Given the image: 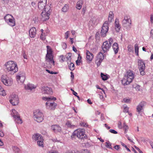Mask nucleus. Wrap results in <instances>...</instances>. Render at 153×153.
<instances>
[{"instance_id":"nucleus-18","label":"nucleus","mask_w":153,"mask_h":153,"mask_svg":"<svg viewBox=\"0 0 153 153\" xmlns=\"http://www.w3.org/2000/svg\"><path fill=\"white\" fill-rule=\"evenodd\" d=\"M146 103L144 101L141 102L137 108V111L139 113L141 111L143 107L146 105Z\"/></svg>"},{"instance_id":"nucleus-23","label":"nucleus","mask_w":153,"mask_h":153,"mask_svg":"<svg viewBox=\"0 0 153 153\" xmlns=\"http://www.w3.org/2000/svg\"><path fill=\"white\" fill-rule=\"evenodd\" d=\"M112 48L115 54H116L118 53L119 49L118 44L116 42L114 43L112 45Z\"/></svg>"},{"instance_id":"nucleus-14","label":"nucleus","mask_w":153,"mask_h":153,"mask_svg":"<svg viewBox=\"0 0 153 153\" xmlns=\"http://www.w3.org/2000/svg\"><path fill=\"white\" fill-rule=\"evenodd\" d=\"M16 112V111L15 110H13L12 111V112L14 114L13 116L14 120L15 122L17 123L18 124H22V119L20 118V116L16 114H15Z\"/></svg>"},{"instance_id":"nucleus-63","label":"nucleus","mask_w":153,"mask_h":153,"mask_svg":"<svg viewBox=\"0 0 153 153\" xmlns=\"http://www.w3.org/2000/svg\"><path fill=\"white\" fill-rule=\"evenodd\" d=\"M72 48H73V50L76 53L77 51L76 49V48H75V47L74 46H73V47Z\"/></svg>"},{"instance_id":"nucleus-31","label":"nucleus","mask_w":153,"mask_h":153,"mask_svg":"<svg viewBox=\"0 0 153 153\" xmlns=\"http://www.w3.org/2000/svg\"><path fill=\"white\" fill-rule=\"evenodd\" d=\"M12 16L11 15L7 14L4 17V19L5 22H7L12 18Z\"/></svg>"},{"instance_id":"nucleus-29","label":"nucleus","mask_w":153,"mask_h":153,"mask_svg":"<svg viewBox=\"0 0 153 153\" xmlns=\"http://www.w3.org/2000/svg\"><path fill=\"white\" fill-rule=\"evenodd\" d=\"M25 75V74L24 72L22 71L19 72L17 74L16 78L17 81H19L20 80V78L21 76H23Z\"/></svg>"},{"instance_id":"nucleus-58","label":"nucleus","mask_w":153,"mask_h":153,"mask_svg":"<svg viewBox=\"0 0 153 153\" xmlns=\"http://www.w3.org/2000/svg\"><path fill=\"white\" fill-rule=\"evenodd\" d=\"M114 148L115 149L118 150L119 149L120 146L119 145H117L114 147Z\"/></svg>"},{"instance_id":"nucleus-53","label":"nucleus","mask_w":153,"mask_h":153,"mask_svg":"<svg viewBox=\"0 0 153 153\" xmlns=\"http://www.w3.org/2000/svg\"><path fill=\"white\" fill-rule=\"evenodd\" d=\"M62 46L63 48L64 49H65L67 47L66 44L65 43H63L62 44Z\"/></svg>"},{"instance_id":"nucleus-54","label":"nucleus","mask_w":153,"mask_h":153,"mask_svg":"<svg viewBox=\"0 0 153 153\" xmlns=\"http://www.w3.org/2000/svg\"><path fill=\"white\" fill-rule=\"evenodd\" d=\"M69 34V31H67L66 33H65V38L66 39H67L68 37Z\"/></svg>"},{"instance_id":"nucleus-37","label":"nucleus","mask_w":153,"mask_h":153,"mask_svg":"<svg viewBox=\"0 0 153 153\" xmlns=\"http://www.w3.org/2000/svg\"><path fill=\"white\" fill-rule=\"evenodd\" d=\"M144 65H145V64L142 60L141 59H138V66H140Z\"/></svg>"},{"instance_id":"nucleus-51","label":"nucleus","mask_w":153,"mask_h":153,"mask_svg":"<svg viewBox=\"0 0 153 153\" xmlns=\"http://www.w3.org/2000/svg\"><path fill=\"white\" fill-rule=\"evenodd\" d=\"M113 42V40L112 38H110L108 40V44H110L111 45H111L112 44Z\"/></svg>"},{"instance_id":"nucleus-6","label":"nucleus","mask_w":153,"mask_h":153,"mask_svg":"<svg viewBox=\"0 0 153 153\" xmlns=\"http://www.w3.org/2000/svg\"><path fill=\"white\" fill-rule=\"evenodd\" d=\"M49 10L45 9V10L42 11L41 13V20L43 21L48 20L49 18V16L51 11H50V7H48Z\"/></svg>"},{"instance_id":"nucleus-61","label":"nucleus","mask_w":153,"mask_h":153,"mask_svg":"<svg viewBox=\"0 0 153 153\" xmlns=\"http://www.w3.org/2000/svg\"><path fill=\"white\" fill-rule=\"evenodd\" d=\"M66 153H75L74 150H69L66 152Z\"/></svg>"},{"instance_id":"nucleus-47","label":"nucleus","mask_w":153,"mask_h":153,"mask_svg":"<svg viewBox=\"0 0 153 153\" xmlns=\"http://www.w3.org/2000/svg\"><path fill=\"white\" fill-rule=\"evenodd\" d=\"M109 131L112 133L114 134H117V131L114 129H111L109 130Z\"/></svg>"},{"instance_id":"nucleus-8","label":"nucleus","mask_w":153,"mask_h":153,"mask_svg":"<svg viewBox=\"0 0 153 153\" xmlns=\"http://www.w3.org/2000/svg\"><path fill=\"white\" fill-rule=\"evenodd\" d=\"M10 102L14 106L17 105L19 102V98L17 95L15 94L11 95L10 97Z\"/></svg>"},{"instance_id":"nucleus-25","label":"nucleus","mask_w":153,"mask_h":153,"mask_svg":"<svg viewBox=\"0 0 153 153\" xmlns=\"http://www.w3.org/2000/svg\"><path fill=\"white\" fill-rule=\"evenodd\" d=\"M43 141L44 139L43 137H41L39 140L37 142L38 145L40 147L43 148L44 146Z\"/></svg>"},{"instance_id":"nucleus-52","label":"nucleus","mask_w":153,"mask_h":153,"mask_svg":"<svg viewBox=\"0 0 153 153\" xmlns=\"http://www.w3.org/2000/svg\"><path fill=\"white\" fill-rule=\"evenodd\" d=\"M135 88L137 91H139L140 89V86L138 85H136Z\"/></svg>"},{"instance_id":"nucleus-7","label":"nucleus","mask_w":153,"mask_h":153,"mask_svg":"<svg viewBox=\"0 0 153 153\" xmlns=\"http://www.w3.org/2000/svg\"><path fill=\"white\" fill-rule=\"evenodd\" d=\"M131 21L129 18L127 16H125L122 21V25L123 27H126L127 30H129L131 28Z\"/></svg>"},{"instance_id":"nucleus-19","label":"nucleus","mask_w":153,"mask_h":153,"mask_svg":"<svg viewBox=\"0 0 153 153\" xmlns=\"http://www.w3.org/2000/svg\"><path fill=\"white\" fill-rule=\"evenodd\" d=\"M52 129L55 132H60L61 131V127L58 125H56L51 126Z\"/></svg>"},{"instance_id":"nucleus-28","label":"nucleus","mask_w":153,"mask_h":153,"mask_svg":"<svg viewBox=\"0 0 153 153\" xmlns=\"http://www.w3.org/2000/svg\"><path fill=\"white\" fill-rule=\"evenodd\" d=\"M25 88L26 90H32L33 89L35 88V87L33 86V84L29 83L27 84V86L25 85Z\"/></svg>"},{"instance_id":"nucleus-64","label":"nucleus","mask_w":153,"mask_h":153,"mask_svg":"<svg viewBox=\"0 0 153 153\" xmlns=\"http://www.w3.org/2000/svg\"><path fill=\"white\" fill-rule=\"evenodd\" d=\"M48 153H59V152L56 151H52L49 152Z\"/></svg>"},{"instance_id":"nucleus-15","label":"nucleus","mask_w":153,"mask_h":153,"mask_svg":"<svg viewBox=\"0 0 153 153\" xmlns=\"http://www.w3.org/2000/svg\"><path fill=\"white\" fill-rule=\"evenodd\" d=\"M47 3V0H40L38 3V7L41 10L45 9H46L45 7L46 6Z\"/></svg>"},{"instance_id":"nucleus-32","label":"nucleus","mask_w":153,"mask_h":153,"mask_svg":"<svg viewBox=\"0 0 153 153\" xmlns=\"http://www.w3.org/2000/svg\"><path fill=\"white\" fill-rule=\"evenodd\" d=\"M122 128L125 130V133H126L128 129V126L126 125L125 122L123 123Z\"/></svg>"},{"instance_id":"nucleus-1","label":"nucleus","mask_w":153,"mask_h":153,"mask_svg":"<svg viewBox=\"0 0 153 153\" xmlns=\"http://www.w3.org/2000/svg\"><path fill=\"white\" fill-rule=\"evenodd\" d=\"M5 71L9 72L11 74H13L18 71V68L16 63L13 61H10L7 62L5 64Z\"/></svg>"},{"instance_id":"nucleus-22","label":"nucleus","mask_w":153,"mask_h":153,"mask_svg":"<svg viewBox=\"0 0 153 153\" xmlns=\"http://www.w3.org/2000/svg\"><path fill=\"white\" fill-rule=\"evenodd\" d=\"M138 68L140 74L143 76L145 75V73L144 70L145 69V65H142L140 66H138Z\"/></svg>"},{"instance_id":"nucleus-2","label":"nucleus","mask_w":153,"mask_h":153,"mask_svg":"<svg viewBox=\"0 0 153 153\" xmlns=\"http://www.w3.org/2000/svg\"><path fill=\"white\" fill-rule=\"evenodd\" d=\"M76 137L82 140L85 139L87 137L86 134H85L84 130L83 129H77L74 132L71 136V138L73 140Z\"/></svg>"},{"instance_id":"nucleus-9","label":"nucleus","mask_w":153,"mask_h":153,"mask_svg":"<svg viewBox=\"0 0 153 153\" xmlns=\"http://www.w3.org/2000/svg\"><path fill=\"white\" fill-rule=\"evenodd\" d=\"M108 30V21H106L103 25L100 33L102 37H104L105 36Z\"/></svg>"},{"instance_id":"nucleus-20","label":"nucleus","mask_w":153,"mask_h":153,"mask_svg":"<svg viewBox=\"0 0 153 153\" xmlns=\"http://www.w3.org/2000/svg\"><path fill=\"white\" fill-rule=\"evenodd\" d=\"M86 54L87 60L90 62L91 61L94 57L93 54L91 53L89 51L87 50Z\"/></svg>"},{"instance_id":"nucleus-3","label":"nucleus","mask_w":153,"mask_h":153,"mask_svg":"<svg viewBox=\"0 0 153 153\" xmlns=\"http://www.w3.org/2000/svg\"><path fill=\"white\" fill-rule=\"evenodd\" d=\"M134 78L133 72L129 71L127 72V75L124 76L122 80V82L124 85H127L131 82Z\"/></svg>"},{"instance_id":"nucleus-17","label":"nucleus","mask_w":153,"mask_h":153,"mask_svg":"<svg viewBox=\"0 0 153 153\" xmlns=\"http://www.w3.org/2000/svg\"><path fill=\"white\" fill-rule=\"evenodd\" d=\"M36 30L35 27L31 28L29 30L30 36L31 38H34L36 34Z\"/></svg>"},{"instance_id":"nucleus-44","label":"nucleus","mask_w":153,"mask_h":153,"mask_svg":"<svg viewBox=\"0 0 153 153\" xmlns=\"http://www.w3.org/2000/svg\"><path fill=\"white\" fill-rule=\"evenodd\" d=\"M114 25L115 26L116 28H117V30H116L117 32H119L120 28V24H116V25Z\"/></svg>"},{"instance_id":"nucleus-21","label":"nucleus","mask_w":153,"mask_h":153,"mask_svg":"<svg viewBox=\"0 0 153 153\" xmlns=\"http://www.w3.org/2000/svg\"><path fill=\"white\" fill-rule=\"evenodd\" d=\"M7 24L11 27L14 26L16 25L15 20L13 16H12V18L8 21L6 22Z\"/></svg>"},{"instance_id":"nucleus-45","label":"nucleus","mask_w":153,"mask_h":153,"mask_svg":"<svg viewBox=\"0 0 153 153\" xmlns=\"http://www.w3.org/2000/svg\"><path fill=\"white\" fill-rule=\"evenodd\" d=\"M22 55H23V58L25 59H27V56L25 53V52L24 51H22Z\"/></svg>"},{"instance_id":"nucleus-43","label":"nucleus","mask_w":153,"mask_h":153,"mask_svg":"<svg viewBox=\"0 0 153 153\" xmlns=\"http://www.w3.org/2000/svg\"><path fill=\"white\" fill-rule=\"evenodd\" d=\"M121 145L123 146L129 152H131L130 150L128 148L127 146L126 145H125L124 143H123L122 142H121Z\"/></svg>"},{"instance_id":"nucleus-46","label":"nucleus","mask_w":153,"mask_h":153,"mask_svg":"<svg viewBox=\"0 0 153 153\" xmlns=\"http://www.w3.org/2000/svg\"><path fill=\"white\" fill-rule=\"evenodd\" d=\"M25 78V75L23 76H21L20 78V80H19L21 82H23L24 81Z\"/></svg>"},{"instance_id":"nucleus-40","label":"nucleus","mask_w":153,"mask_h":153,"mask_svg":"<svg viewBox=\"0 0 153 153\" xmlns=\"http://www.w3.org/2000/svg\"><path fill=\"white\" fill-rule=\"evenodd\" d=\"M71 53H68L67 56H66V58L67 60L70 62L71 60Z\"/></svg>"},{"instance_id":"nucleus-4","label":"nucleus","mask_w":153,"mask_h":153,"mask_svg":"<svg viewBox=\"0 0 153 153\" xmlns=\"http://www.w3.org/2000/svg\"><path fill=\"white\" fill-rule=\"evenodd\" d=\"M46 47L47 53L45 56V60L50 63H53L54 65L55 62L53 60V55L52 49L49 45L47 46Z\"/></svg>"},{"instance_id":"nucleus-50","label":"nucleus","mask_w":153,"mask_h":153,"mask_svg":"<svg viewBox=\"0 0 153 153\" xmlns=\"http://www.w3.org/2000/svg\"><path fill=\"white\" fill-rule=\"evenodd\" d=\"M128 108L127 107H125L124 108L123 111L124 112H128Z\"/></svg>"},{"instance_id":"nucleus-24","label":"nucleus","mask_w":153,"mask_h":153,"mask_svg":"<svg viewBox=\"0 0 153 153\" xmlns=\"http://www.w3.org/2000/svg\"><path fill=\"white\" fill-rule=\"evenodd\" d=\"M41 137H42V136L39 134H36L33 135L32 139L35 141H38L40 139Z\"/></svg>"},{"instance_id":"nucleus-62","label":"nucleus","mask_w":153,"mask_h":153,"mask_svg":"<svg viewBox=\"0 0 153 153\" xmlns=\"http://www.w3.org/2000/svg\"><path fill=\"white\" fill-rule=\"evenodd\" d=\"M150 22L151 23H153V15H151Z\"/></svg>"},{"instance_id":"nucleus-38","label":"nucleus","mask_w":153,"mask_h":153,"mask_svg":"<svg viewBox=\"0 0 153 153\" xmlns=\"http://www.w3.org/2000/svg\"><path fill=\"white\" fill-rule=\"evenodd\" d=\"M135 51L136 53V55L137 56H139L138 52H139V47L137 44L135 45L134 46Z\"/></svg>"},{"instance_id":"nucleus-59","label":"nucleus","mask_w":153,"mask_h":153,"mask_svg":"<svg viewBox=\"0 0 153 153\" xmlns=\"http://www.w3.org/2000/svg\"><path fill=\"white\" fill-rule=\"evenodd\" d=\"M71 78L72 79V80L74 78V73L71 72Z\"/></svg>"},{"instance_id":"nucleus-26","label":"nucleus","mask_w":153,"mask_h":153,"mask_svg":"<svg viewBox=\"0 0 153 153\" xmlns=\"http://www.w3.org/2000/svg\"><path fill=\"white\" fill-rule=\"evenodd\" d=\"M114 17V14L113 12L112 11H110L109 13L108 17V22H112V20H113V18Z\"/></svg>"},{"instance_id":"nucleus-16","label":"nucleus","mask_w":153,"mask_h":153,"mask_svg":"<svg viewBox=\"0 0 153 153\" xmlns=\"http://www.w3.org/2000/svg\"><path fill=\"white\" fill-rule=\"evenodd\" d=\"M111 45L108 44V42L105 41L103 42L102 46V48L103 51L105 53L108 51L111 48Z\"/></svg>"},{"instance_id":"nucleus-10","label":"nucleus","mask_w":153,"mask_h":153,"mask_svg":"<svg viewBox=\"0 0 153 153\" xmlns=\"http://www.w3.org/2000/svg\"><path fill=\"white\" fill-rule=\"evenodd\" d=\"M48 99V100L47 101V102L45 103V105L46 108L49 110H55L57 106V104L54 102H51L50 99Z\"/></svg>"},{"instance_id":"nucleus-42","label":"nucleus","mask_w":153,"mask_h":153,"mask_svg":"<svg viewBox=\"0 0 153 153\" xmlns=\"http://www.w3.org/2000/svg\"><path fill=\"white\" fill-rule=\"evenodd\" d=\"M60 57L61 58V60L60 61V62H62L65 61V58L64 56L63 55H61L60 56Z\"/></svg>"},{"instance_id":"nucleus-39","label":"nucleus","mask_w":153,"mask_h":153,"mask_svg":"<svg viewBox=\"0 0 153 153\" xmlns=\"http://www.w3.org/2000/svg\"><path fill=\"white\" fill-rule=\"evenodd\" d=\"M68 9V5L65 4V6L63 7L62 9V10L63 12H66Z\"/></svg>"},{"instance_id":"nucleus-35","label":"nucleus","mask_w":153,"mask_h":153,"mask_svg":"<svg viewBox=\"0 0 153 153\" xmlns=\"http://www.w3.org/2000/svg\"><path fill=\"white\" fill-rule=\"evenodd\" d=\"M13 151L16 153H20L21 152V151L20 149L16 146H14L13 147Z\"/></svg>"},{"instance_id":"nucleus-41","label":"nucleus","mask_w":153,"mask_h":153,"mask_svg":"<svg viewBox=\"0 0 153 153\" xmlns=\"http://www.w3.org/2000/svg\"><path fill=\"white\" fill-rule=\"evenodd\" d=\"M0 95L3 96H4L6 95L5 91L3 88L0 90Z\"/></svg>"},{"instance_id":"nucleus-56","label":"nucleus","mask_w":153,"mask_h":153,"mask_svg":"<svg viewBox=\"0 0 153 153\" xmlns=\"http://www.w3.org/2000/svg\"><path fill=\"white\" fill-rule=\"evenodd\" d=\"M119 24L120 23L119 19H116L115 20L114 25H116V24Z\"/></svg>"},{"instance_id":"nucleus-30","label":"nucleus","mask_w":153,"mask_h":153,"mask_svg":"<svg viewBox=\"0 0 153 153\" xmlns=\"http://www.w3.org/2000/svg\"><path fill=\"white\" fill-rule=\"evenodd\" d=\"M82 1H80L77 2L76 6V8L78 10H80L82 7Z\"/></svg>"},{"instance_id":"nucleus-11","label":"nucleus","mask_w":153,"mask_h":153,"mask_svg":"<svg viewBox=\"0 0 153 153\" xmlns=\"http://www.w3.org/2000/svg\"><path fill=\"white\" fill-rule=\"evenodd\" d=\"M1 80L3 84L7 86L10 85L13 82V80L9 79L6 75H2L1 77Z\"/></svg>"},{"instance_id":"nucleus-55","label":"nucleus","mask_w":153,"mask_h":153,"mask_svg":"<svg viewBox=\"0 0 153 153\" xmlns=\"http://www.w3.org/2000/svg\"><path fill=\"white\" fill-rule=\"evenodd\" d=\"M66 125L69 127H71V125L70 122L69 121H68L66 123Z\"/></svg>"},{"instance_id":"nucleus-36","label":"nucleus","mask_w":153,"mask_h":153,"mask_svg":"<svg viewBox=\"0 0 153 153\" xmlns=\"http://www.w3.org/2000/svg\"><path fill=\"white\" fill-rule=\"evenodd\" d=\"M105 144V146L106 148H109L111 149H113L112 147L111 146V143H110L109 141L106 142Z\"/></svg>"},{"instance_id":"nucleus-33","label":"nucleus","mask_w":153,"mask_h":153,"mask_svg":"<svg viewBox=\"0 0 153 153\" xmlns=\"http://www.w3.org/2000/svg\"><path fill=\"white\" fill-rule=\"evenodd\" d=\"M69 69L72 71H73L75 69L74 64L72 62L71 63L68 65Z\"/></svg>"},{"instance_id":"nucleus-48","label":"nucleus","mask_w":153,"mask_h":153,"mask_svg":"<svg viewBox=\"0 0 153 153\" xmlns=\"http://www.w3.org/2000/svg\"><path fill=\"white\" fill-rule=\"evenodd\" d=\"M123 100L126 103H129L130 101V100L129 99L124 98Z\"/></svg>"},{"instance_id":"nucleus-57","label":"nucleus","mask_w":153,"mask_h":153,"mask_svg":"<svg viewBox=\"0 0 153 153\" xmlns=\"http://www.w3.org/2000/svg\"><path fill=\"white\" fill-rule=\"evenodd\" d=\"M71 91L73 92V94L75 96H76L77 94L76 92L75 91L72 89H71Z\"/></svg>"},{"instance_id":"nucleus-60","label":"nucleus","mask_w":153,"mask_h":153,"mask_svg":"<svg viewBox=\"0 0 153 153\" xmlns=\"http://www.w3.org/2000/svg\"><path fill=\"white\" fill-rule=\"evenodd\" d=\"M96 87L97 89L101 90L104 92H105L104 90H103V88H101L98 85H96Z\"/></svg>"},{"instance_id":"nucleus-13","label":"nucleus","mask_w":153,"mask_h":153,"mask_svg":"<svg viewBox=\"0 0 153 153\" xmlns=\"http://www.w3.org/2000/svg\"><path fill=\"white\" fill-rule=\"evenodd\" d=\"M104 59V56L102 52H100L97 55V59L95 61V63L97 66L100 65Z\"/></svg>"},{"instance_id":"nucleus-49","label":"nucleus","mask_w":153,"mask_h":153,"mask_svg":"<svg viewBox=\"0 0 153 153\" xmlns=\"http://www.w3.org/2000/svg\"><path fill=\"white\" fill-rule=\"evenodd\" d=\"M78 56H79L78 57V59L77 60H78L79 63H80L81 62L82 57L81 56H80L79 54H78Z\"/></svg>"},{"instance_id":"nucleus-12","label":"nucleus","mask_w":153,"mask_h":153,"mask_svg":"<svg viewBox=\"0 0 153 153\" xmlns=\"http://www.w3.org/2000/svg\"><path fill=\"white\" fill-rule=\"evenodd\" d=\"M42 91L43 94H45L52 95L53 93L51 88L47 86L42 87Z\"/></svg>"},{"instance_id":"nucleus-34","label":"nucleus","mask_w":153,"mask_h":153,"mask_svg":"<svg viewBox=\"0 0 153 153\" xmlns=\"http://www.w3.org/2000/svg\"><path fill=\"white\" fill-rule=\"evenodd\" d=\"M101 76L103 80L105 81L108 79V77L107 75H105L103 73H101Z\"/></svg>"},{"instance_id":"nucleus-27","label":"nucleus","mask_w":153,"mask_h":153,"mask_svg":"<svg viewBox=\"0 0 153 153\" xmlns=\"http://www.w3.org/2000/svg\"><path fill=\"white\" fill-rule=\"evenodd\" d=\"M48 98L50 99V101L51 102H54L53 101H55L56 99V98L55 97H42V99L43 100L45 101H48Z\"/></svg>"},{"instance_id":"nucleus-5","label":"nucleus","mask_w":153,"mask_h":153,"mask_svg":"<svg viewBox=\"0 0 153 153\" xmlns=\"http://www.w3.org/2000/svg\"><path fill=\"white\" fill-rule=\"evenodd\" d=\"M44 115L43 113L39 110H37L33 112V117L34 120L38 123H40L43 120Z\"/></svg>"}]
</instances>
